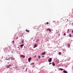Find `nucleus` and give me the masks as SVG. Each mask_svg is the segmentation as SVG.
I'll return each instance as SVG.
<instances>
[{
  "label": "nucleus",
  "mask_w": 73,
  "mask_h": 73,
  "mask_svg": "<svg viewBox=\"0 0 73 73\" xmlns=\"http://www.w3.org/2000/svg\"><path fill=\"white\" fill-rule=\"evenodd\" d=\"M52 58H49V59L48 60V61L49 62H50L52 61Z\"/></svg>",
  "instance_id": "f257e3e1"
},
{
  "label": "nucleus",
  "mask_w": 73,
  "mask_h": 73,
  "mask_svg": "<svg viewBox=\"0 0 73 73\" xmlns=\"http://www.w3.org/2000/svg\"><path fill=\"white\" fill-rule=\"evenodd\" d=\"M20 57L21 58L23 57V58H25V56L24 55H21Z\"/></svg>",
  "instance_id": "f03ea898"
},
{
  "label": "nucleus",
  "mask_w": 73,
  "mask_h": 73,
  "mask_svg": "<svg viewBox=\"0 0 73 73\" xmlns=\"http://www.w3.org/2000/svg\"><path fill=\"white\" fill-rule=\"evenodd\" d=\"M32 60V58H29L28 59V61L29 62H30V61Z\"/></svg>",
  "instance_id": "7ed1b4c3"
},
{
  "label": "nucleus",
  "mask_w": 73,
  "mask_h": 73,
  "mask_svg": "<svg viewBox=\"0 0 73 73\" xmlns=\"http://www.w3.org/2000/svg\"><path fill=\"white\" fill-rule=\"evenodd\" d=\"M10 66H11V65L9 64V65L7 66V68H9V67Z\"/></svg>",
  "instance_id": "20e7f679"
},
{
  "label": "nucleus",
  "mask_w": 73,
  "mask_h": 73,
  "mask_svg": "<svg viewBox=\"0 0 73 73\" xmlns=\"http://www.w3.org/2000/svg\"><path fill=\"white\" fill-rule=\"evenodd\" d=\"M45 53H46V52H43L41 53V54H42V55H44V54H45Z\"/></svg>",
  "instance_id": "39448f33"
},
{
  "label": "nucleus",
  "mask_w": 73,
  "mask_h": 73,
  "mask_svg": "<svg viewBox=\"0 0 73 73\" xmlns=\"http://www.w3.org/2000/svg\"><path fill=\"white\" fill-rule=\"evenodd\" d=\"M53 65V66H55V64H54V62H52L51 63Z\"/></svg>",
  "instance_id": "423d86ee"
},
{
  "label": "nucleus",
  "mask_w": 73,
  "mask_h": 73,
  "mask_svg": "<svg viewBox=\"0 0 73 73\" xmlns=\"http://www.w3.org/2000/svg\"><path fill=\"white\" fill-rule=\"evenodd\" d=\"M59 70H64V69L61 68H60L59 69Z\"/></svg>",
  "instance_id": "0eeeda50"
},
{
  "label": "nucleus",
  "mask_w": 73,
  "mask_h": 73,
  "mask_svg": "<svg viewBox=\"0 0 73 73\" xmlns=\"http://www.w3.org/2000/svg\"><path fill=\"white\" fill-rule=\"evenodd\" d=\"M63 72H64V73H68V72L65 70L63 71Z\"/></svg>",
  "instance_id": "6e6552de"
},
{
  "label": "nucleus",
  "mask_w": 73,
  "mask_h": 73,
  "mask_svg": "<svg viewBox=\"0 0 73 73\" xmlns=\"http://www.w3.org/2000/svg\"><path fill=\"white\" fill-rule=\"evenodd\" d=\"M49 31L50 32H51V30H50V29H47V31Z\"/></svg>",
  "instance_id": "1a4fd4ad"
},
{
  "label": "nucleus",
  "mask_w": 73,
  "mask_h": 73,
  "mask_svg": "<svg viewBox=\"0 0 73 73\" xmlns=\"http://www.w3.org/2000/svg\"><path fill=\"white\" fill-rule=\"evenodd\" d=\"M67 46H68V48H69V47H70V44L69 43L67 44Z\"/></svg>",
  "instance_id": "9d476101"
},
{
  "label": "nucleus",
  "mask_w": 73,
  "mask_h": 73,
  "mask_svg": "<svg viewBox=\"0 0 73 73\" xmlns=\"http://www.w3.org/2000/svg\"><path fill=\"white\" fill-rule=\"evenodd\" d=\"M24 44H21L20 45L21 46V48H23V46H24Z\"/></svg>",
  "instance_id": "9b49d317"
},
{
  "label": "nucleus",
  "mask_w": 73,
  "mask_h": 73,
  "mask_svg": "<svg viewBox=\"0 0 73 73\" xmlns=\"http://www.w3.org/2000/svg\"><path fill=\"white\" fill-rule=\"evenodd\" d=\"M36 46H37V44H35L34 46L33 47V48H35V47H36Z\"/></svg>",
  "instance_id": "f8f14e48"
},
{
  "label": "nucleus",
  "mask_w": 73,
  "mask_h": 73,
  "mask_svg": "<svg viewBox=\"0 0 73 73\" xmlns=\"http://www.w3.org/2000/svg\"><path fill=\"white\" fill-rule=\"evenodd\" d=\"M26 32H28L29 33V30H26Z\"/></svg>",
  "instance_id": "ddd939ff"
},
{
  "label": "nucleus",
  "mask_w": 73,
  "mask_h": 73,
  "mask_svg": "<svg viewBox=\"0 0 73 73\" xmlns=\"http://www.w3.org/2000/svg\"><path fill=\"white\" fill-rule=\"evenodd\" d=\"M39 40L38 39H37L36 40V42H38V40Z\"/></svg>",
  "instance_id": "4468645a"
},
{
  "label": "nucleus",
  "mask_w": 73,
  "mask_h": 73,
  "mask_svg": "<svg viewBox=\"0 0 73 73\" xmlns=\"http://www.w3.org/2000/svg\"><path fill=\"white\" fill-rule=\"evenodd\" d=\"M11 59L12 60H15L14 58H11Z\"/></svg>",
  "instance_id": "2eb2a0df"
},
{
  "label": "nucleus",
  "mask_w": 73,
  "mask_h": 73,
  "mask_svg": "<svg viewBox=\"0 0 73 73\" xmlns=\"http://www.w3.org/2000/svg\"><path fill=\"white\" fill-rule=\"evenodd\" d=\"M69 36L70 37H71V34H70L69 35Z\"/></svg>",
  "instance_id": "dca6fc26"
},
{
  "label": "nucleus",
  "mask_w": 73,
  "mask_h": 73,
  "mask_svg": "<svg viewBox=\"0 0 73 73\" xmlns=\"http://www.w3.org/2000/svg\"><path fill=\"white\" fill-rule=\"evenodd\" d=\"M59 55H60L61 54V52H59Z\"/></svg>",
  "instance_id": "f3484780"
},
{
  "label": "nucleus",
  "mask_w": 73,
  "mask_h": 73,
  "mask_svg": "<svg viewBox=\"0 0 73 73\" xmlns=\"http://www.w3.org/2000/svg\"><path fill=\"white\" fill-rule=\"evenodd\" d=\"M38 58L39 59L41 57V56H38Z\"/></svg>",
  "instance_id": "a211bd4d"
},
{
  "label": "nucleus",
  "mask_w": 73,
  "mask_h": 73,
  "mask_svg": "<svg viewBox=\"0 0 73 73\" xmlns=\"http://www.w3.org/2000/svg\"><path fill=\"white\" fill-rule=\"evenodd\" d=\"M22 43H24V40H23L22 41Z\"/></svg>",
  "instance_id": "6ab92c4d"
},
{
  "label": "nucleus",
  "mask_w": 73,
  "mask_h": 73,
  "mask_svg": "<svg viewBox=\"0 0 73 73\" xmlns=\"http://www.w3.org/2000/svg\"><path fill=\"white\" fill-rule=\"evenodd\" d=\"M13 44H14V43H15V42H14V40H13Z\"/></svg>",
  "instance_id": "aec40b11"
},
{
  "label": "nucleus",
  "mask_w": 73,
  "mask_h": 73,
  "mask_svg": "<svg viewBox=\"0 0 73 73\" xmlns=\"http://www.w3.org/2000/svg\"><path fill=\"white\" fill-rule=\"evenodd\" d=\"M46 23H47V24H49V23L48 22H47Z\"/></svg>",
  "instance_id": "412c9836"
},
{
  "label": "nucleus",
  "mask_w": 73,
  "mask_h": 73,
  "mask_svg": "<svg viewBox=\"0 0 73 73\" xmlns=\"http://www.w3.org/2000/svg\"><path fill=\"white\" fill-rule=\"evenodd\" d=\"M51 63H50L49 64V65H50L51 64Z\"/></svg>",
  "instance_id": "4be33fe9"
},
{
  "label": "nucleus",
  "mask_w": 73,
  "mask_h": 73,
  "mask_svg": "<svg viewBox=\"0 0 73 73\" xmlns=\"http://www.w3.org/2000/svg\"><path fill=\"white\" fill-rule=\"evenodd\" d=\"M60 34H59L58 35V36H60Z\"/></svg>",
  "instance_id": "5701e85b"
},
{
  "label": "nucleus",
  "mask_w": 73,
  "mask_h": 73,
  "mask_svg": "<svg viewBox=\"0 0 73 73\" xmlns=\"http://www.w3.org/2000/svg\"><path fill=\"white\" fill-rule=\"evenodd\" d=\"M64 35H66V34L65 33H64Z\"/></svg>",
  "instance_id": "b1692460"
},
{
  "label": "nucleus",
  "mask_w": 73,
  "mask_h": 73,
  "mask_svg": "<svg viewBox=\"0 0 73 73\" xmlns=\"http://www.w3.org/2000/svg\"><path fill=\"white\" fill-rule=\"evenodd\" d=\"M35 57H36V56H35Z\"/></svg>",
  "instance_id": "393cba45"
},
{
  "label": "nucleus",
  "mask_w": 73,
  "mask_h": 73,
  "mask_svg": "<svg viewBox=\"0 0 73 73\" xmlns=\"http://www.w3.org/2000/svg\"><path fill=\"white\" fill-rule=\"evenodd\" d=\"M72 33H73V30H72Z\"/></svg>",
  "instance_id": "a878e982"
},
{
  "label": "nucleus",
  "mask_w": 73,
  "mask_h": 73,
  "mask_svg": "<svg viewBox=\"0 0 73 73\" xmlns=\"http://www.w3.org/2000/svg\"><path fill=\"white\" fill-rule=\"evenodd\" d=\"M44 57V56H42V57Z\"/></svg>",
  "instance_id": "bb28decb"
},
{
  "label": "nucleus",
  "mask_w": 73,
  "mask_h": 73,
  "mask_svg": "<svg viewBox=\"0 0 73 73\" xmlns=\"http://www.w3.org/2000/svg\"><path fill=\"white\" fill-rule=\"evenodd\" d=\"M72 25H73V23H72Z\"/></svg>",
  "instance_id": "cd10ccee"
},
{
  "label": "nucleus",
  "mask_w": 73,
  "mask_h": 73,
  "mask_svg": "<svg viewBox=\"0 0 73 73\" xmlns=\"http://www.w3.org/2000/svg\"><path fill=\"white\" fill-rule=\"evenodd\" d=\"M47 41H49L48 40H47Z\"/></svg>",
  "instance_id": "c85d7f7f"
},
{
  "label": "nucleus",
  "mask_w": 73,
  "mask_h": 73,
  "mask_svg": "<svg viewBox=\"0 0 73 73\" xmlns=\"http://www.w3.org/2000/svg\"><path fill=\"white\" fill-rule=\"evenodd\" d=\"M17 38H17H18V37H17V38Z\"/></svg>",
  "instance_id": "c756f323"
},
{
  "label": "nucleus",
  "mask_w": 73,
  "mask_h": 73,
  "mask_svg": "<svg viewBox=\"0 0 73 73\" xmlns=\"http://www.w3.org/2000/svg\"><path fill=\"white\" fill-rule=\"evenodd\" d=\"M68 31L69 32V30H68Z\"/></svg>",
  "instance_id": "7c9ffc66"
},
{
  "label": "nucleus",
  "mask_w": 73,
  "mask_h": 73,
  "mask_svg": "<svg viewBox=\"0 0 73 73\" xmlns=\"http://www.w3.org/2000/svg\"><path fill=\"white\" fill-rule=\"evenodd\" d=\"M67 33H69V31L67 32Z\"/></svg>",
  "instance_id": "2f4dec72"
},
{
  "label": "nucleus",
  "mask_w": 73,
  "mask_h": 73,
  "mask_svg": "<svg viewBox=\"0 0 73 73\" xmlns=\"http://www.w3.org/2000/svg\"><path fill=\"white\" fill-rule=\"evenodd\" d=\"M32 64H33V63H32Z\"/></svg>",
  "instance_id": "473e14b6"
},
{
  "label": "nucleus",
  "mask_w": 73,
  "mask_h": 73,
  "mask_svg": "<svg viewBox=\"0 0 73 73\" xmlns=\"http://www.w3.org/2000/svg\"><path fill=\"white\" fill-rule=\"evenodd\" d=\"M24 48H25V46L24 47Z\"/></svg>",
  "instance_id": "72a5a7b5"
},
{
  "label": "nucleus",
  "mask_w": 73,
  "mask_h": 73,
  "mask_svg": "<svg viewBox=\"0 0 73 73\" xmlns=\"http://www.w3.org/2000/svg\"><path fill=\"white\" fill-rule=\"evenodd\" d=\"M9 59H7L6 60H8Z\"/></svg>",
  "instance_id": "f704fd0d"
},
{
  "label": "nucleus",
  "mask_w": 73,
  "mask_h": 73,
  "mask_svg": "<svg viewBox=\"0 0 73 73\" xmlns=\"http://www.w3.org/2000/svg\"><path fill=\"white\" fill-rule=\"evenodd\" d=\"M67 21H68V19H67Z\"/></svg>",
  "instance_id": "c9c22d12"
},
{
  "label": "nucleus",
  "mask_w": 73,
  "mask_h": 73,
  "mask_svg": "<svg viewBox=\"0 0 73 73\" xmlns=\"http://www.w3.org/2000/svg\"><path fill=\"white\" fill-rule=\"evenodd\" d=\"M17 48H19V47H17Z\"/></svg>",
  "instance_id": "e433bc0d"
},
{
  "label": "nucleus",
  "mask_w": 73,
  "mask_h": 73,
  "mask_svg": "<svg viewBox=\"0 0 73 73\" xmlns=\"http://www.w3.org/2000/svg\"><path fill=\"white\" fill-rule=\"evenodd\" d=\"M37 60H38V59H37Z\"/></svg>",
  "instance_id": "4c0bfd02"
}]
</instances>
